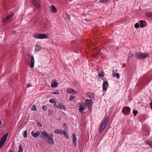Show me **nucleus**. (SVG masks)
Segmentation results:
<instances>
[{
    "label": "nucleus",
    "mask_w": 152,
    "mask_h": 152,
    "mask_svg": "<svg viewBox=\"0 0 152 152\" xmlns=\"http://www.w3.org/2000/svg\"><path fill=\"white\" fill-rule=\"evenodd\" d=\"M41 137L45 139L49 144L53 145L54 144L53 140V136L52 134L48 135L45 131H42L41 132Z\"/></svg>",
    "instance_id": "f257e3e1"
},
{
    "label": "nucleus",
    "mask_w": 152,
    "mask_h": 152,
    "mask_svg": "<svg viewBox=\"0 0 152 152\" xmlns=\"http://www.w3.org/2000/svg\"><path fill=\"white\" fill-rule=\"evenodd\" d=\"M109 120V117H106L102 121L99 128V133L102 132L105 129Z\"/></svg>",
    "instance_id": "f03ea898"
},
{
    "label": "nucleus",
    "mask_w": 152,
    "mask_h": 152,
    "mask_svg": "<svg viewBox=\"0 0 152 152\" xmlns=\"http://www.w3.org/2000/svg\"><path fill=\"white\" fill-rule=\"evenodd\" d=\"M149 54L146 53H137L135 54V57L138 59H143L148 57Z\"/></svg>",
    "instance_id": "7ed1b4c3"
},
{
    "label": "nucleus",
    "mask_w": 152,
    "mask_h": 152,
    "mask_svg": "<svg viewBox=\"0 0 152 152\" xmlns=\"http://www.w3.org/2000/svg\"><path fill=\"white\" fill-rule=\"evenodd\" d=\"M93 103V102L91 99H86L85 101L86 104L88 107L90 112H91L92 110Z\"/></svg>",
    "instance_id": "20e7f679"
},
{
    "label": "nucleus",
    "mask_w": 152,
    "mask_h": 152,
    "mask_svg": "<svg viewBox=\"0 0 152 152\" xmlns=\"http://www.w3.org/2000/svg\"><path fill=\"white\" fill-rule=\"evenodd\" d=\"M34 37L37 39H43L48 38L49 37L45 34H35L34 35Z\"/></svg>",
    "instance_id": "39448f33"
},
{
    "label": "nucleus",
    "mask_w": 152,
    "mask_h": 152,
    "mask_svg": "<svg viewBox=\"0 0 152 152\" xmlns=\"http://www.w3.org/2000/svg\"><path fill=\"white\" fill-rule=\"evenodd\" d=\"M79 110L80 112L83 114V111L85 110L86 109V107L85 104L82 102H80L79 103Z\"/></svg>",
    "instance_id": "423d86ee"
},
{
    "label": "nucleus",
    "mask_w": 152,
    "mask_h": 152,
    "mask_svg": "<svg viewBox=\"0 0 152 152\" xmlns=\"http://www.w3.org/2000/svg\"><path fill=\"white\" fill-rule=\"evenodd\" d=\"M8 135V133H7L3 135L0 141V144H1V145H4L7 139Z\"/></svg>",
    "instance_id": "0eeeda50"
},
{
    "label": "nucleus",
    "mask_w": 152,
    "mask_h": 152,
    "mask_svg": "<svg viewBox=\"0 0 152 152\" xmlns=\"http://www.w3.org/2000/svg\"><path fill=\"white\" fill-rule=\"evenodd\" d=\"M130 109L129 107H123L122 110V113L126 115H128L130 113Z\"/></svg>",
    "instance_id": "6e6552de"
},
{
    "label": "nucleus",
    "mask_w": 152,
    "mask_h": 152,
    "mask_svg": "<svg viewBox=\"0 0 152 152\" xmlns=\"http://www.w3.org/2000/svg\"><path fill=\"white\" fill-rule=\"evenodd\" d=\"M28 57L31 59L30 61L31 68H33L34 66L35 63L34 57L33 56L30 55H28Z\"/></svg>",
    "instance_id": "1a4fd4ad"
},
{
    "label": "nucleus",
    "mask_w": 152,
    "mask_h": 152,
    "mask_svg": "<svg viewBox=\"0 0 152 152\" xmlns=\"http://www.w3.org/2000/svg\"><path fill=\"white\" fill-rule=\"evenodd\" d=\"M14 15V13H11L6 17L3 20L2 22L4 23L7 22Z\"/></svg>",
    "instance_id": "9d476101"
},
{
    "label": "nucleus",
    "mask_w": 152,
    "mask_h": 152,
    "mask_svg": "<svg viewBox=\"0 0 152 152\" xmlns=\"http://www.w3.org/2000/svg\"><path fill=\"white\" fill-rule=\"evenodd\" d=\"M32 3L36 8L40 7V4L37 0H32Z\"/></svg>",
    "instance_id": "9b49d317"
},
{
    "label": "nucleus",
    "mask_w": 152,
    "mask_h": 152,
    "mask_svg": "<svg viewBox=\"0 0 152 152\" xmlns=\"http://www.w3.org/2000/svg\"><path fill=\"white\" fill-rule=\"evenodd\" d=\"M108 86L109 84L107 81H104L102 85L103 89L104 91H106Z\"/></svg>",
    "instance_id": "f8f14e48"
},
{
    "label": "nucleus",
    "mask_w": 152,
    "mask_h": 152,
    "mask_svg": "<svg viewBox=\"0 0 152 152\" xmlns=\"http://www.w3.org/2000/svg\"><path fill=\"white\" fill-rule=\"evenodd\" d=\"M58 83L56 81L55 79L53 80L51 84V87L52 88H55L58 86Z\"/></svg>",
    "instance_id": "ddd939ff"
},
{
    "label": "nucleus",
    "mask_w": 152,
    "mask_h": 152,
    "mask_svg": "<svg viewBox=\"0 0 152 152\" xmlns=\"http://www.w3.org/2000/svg\"><path fill=\"white\" fill-rule=\"evenodd\" d=\"M50 9L51 13H56L57 12L56 8L54 5L50 6Z\"/></svg>",
    "instance_id": "4468645a"
},
{
    "label": "nucleus",
    "mask_w": 152,
    "mask_h": 152,
    "mask_svg": "<svg viewBox=\"0 0 152 152\" xmlns=\"http://www.w3.org/2000/svg\"><path fill=\"white\" fill-rule=\"evenodd\" d=\"M72 141L73 143V144H74L75 147H76L77 145V143L76 142V139L77 138L76 137V136L75 135V133L73 134L72 135Z\"/></svg>",
    "instance_id": "2eb2a0df"
},
{
    "label": "nucleus",
    "mask_w": 152,
    "mask_h": 152,
    "mask_svg": "<svg viewBox=\"0 0 152 152\" xmlns=\"http://www.w3.org/2000/svg\"><path fill=\"white\" fill-rule=\"evenodd\" d=\"M31 134L33 137H37L40 134V132L38 131L36 133H35L34 131H33L31 132Z\"/></svg>",
    "instance_id": "dca6fc26"
},
{
    "label": "nucleus",
    "mask_w": 152,
    "mask_h": 152,
    "mask_svg": "<svg viewBox=\"0 0 152 152\" xmlns=\"http://www.w3.org/2000/svg\"><path fill=\"white\" fill-rule=\"evenodd\" d=\"M67 91L68 93L70 94H75L76 93V92L75 90L71 88H67Z\"/></svg>",
    "instance_id": "f3484780"
},
{
    "label": "nucleus",
    "mask_w": 152,
    "mask_h": 152,
    "mask_svg": "<svg viewBox=\"0 0 152 152\" xmlns=\"http://www.w3.org/2000/svg\"><path fill=\"white\" fill-rule=\"evenodd\" d=\"M57 107V108H59L60 109L64 110H66V108L65 106L63 105L62 103L59 104Z\"/></svg>",
    "instance_id": "a211bd4d"
},
{
    "label": "nucleus",
    "mask_w": 152,
    "mask_h": 152,
    "mask_svg": "<svg viewBox=\"0 0 152 152\" xmlns=\"http://www.w3.org/2000/svg\"><path fill=\"white\" fill-rule=\"evenodd\" d=\"M64 131L62 129H56L54 131V133L56 134H63Z\"/></svg>",
    "instance_id": "6ab92c4d"
},
{
    "label": "nucleus",
    "mask_w": 152,
    "mask_h": 152,
    "mask_svg": "<svg viewBox=\"0 0 152 152\" xmlns=\"http://www.w3.org/2000/svg\"><path fill=\"white\" fill-rule=\"evenodd\" d=\"M87 96L90 98H93L94 97V94L93 93L89 92L87 94Z\"/></svg>",
    "instance_id": "aec40b11"
},
{
    "label": "nucleus",
    "mask_w": 152,
    "mask_h": 152,
    "mask_svg": "<svg viewBox=\"0 0 152 152\" xmlns=\"http://www.w3.org/2000/svg\"><path fill=\"white\" fill-rule=\"evenodd\" d=\"M113 77H116L117 78L119 79L120 78V75L118 73H114L115 71L114 70H113Z\"/></svg>",
    "instance_id": "412c9836"
},
{
    "label": "nucleus",
    "mask_w": 152,
    "mask_h": 152,
    "mask_svg": "<svg viewBox=\"0 0 152 152\" xmlns=\"http://www.w3.org/2000/svg\"><path fill=\"white\" fill-rule=\"evenodd\" d=\"M35 50L36 52H38L41 50V48L39 46L37 45L35 47Z\"/></svg>",
    "instance_id": "4be33fe9"
},
{
    "label": "nucleus",
    "mask_w": 152,
    "mask_h": 152,
    "mask_svg": "<svg viewBox=\"0 0 152 152\" xmlns=\"http://www.w3.org/2000/svg\"><path fill=\"white\" fill-rule=\"evenodd\" d=\"M145 15L146 16L148 17L152 18V13H147Z\"/></svg>",
    "instance_id": "5701e85b"
},
{
    "label": "nucleus",
    "mask_w": 152,
    "mask_h": 152,
    "mask_svg": "<svg viewBox=\"0 0 152 152\" xmlns=\"http://www.w3.org/2000/svg\"><path fill=\"white\" fill-rule=\"evenodd\" d=\"M63 134L64 135V136L66 139H69V136L68 134L66 133V132L65 131H64V132Z\"/></svg>",
    "instance_id": "b1692460"
},
{
    "label": "nucleus",
    "mask_w": 152,
    "mask_h": 152,
    "mask_svg": "<svg viewBox=\"0 0 152 152\" xmlns=\"http://www.w3.org/2000/svg\"><path fill=\"white\" fill-rule=\"evenodd\" d=\"M23 148L22 145H20L19 147V150L18 152H23Z\"/></svg>",
    "instance_id": "393cba45"
},
{
    "label": "nucleus",
    "mask_w": 152,
    "mask_h": 152,
    "mask_svg": "<svg viewBox=\"0 0 152 152\" xmlns=\"http://www.w3.org/2000/svg\"><path fill=\"white\" fill-rule=\"evenodd\" d=\"M145 142L147 144L149 145L152 148V142L150 141L149 140H147Z\"/></svg>",
    "instance_id": "a878e982"
},
{
    "label": "nucleus",
    "mask_w": 152,
    "mask_h": 152,
    "mask_svg": "<svg viewBox=\"0 0 152 152\" xmlns=\"http://www.w3.org/2000/svg\"><path fill=\"white\" fill-rule=\"evenodd\" d=\"M133 113L134 114V116H136L138 113V111L137 110H135V109H134L133 110Z\"/></svg>",
    "instance_id": "bb28decb"
},
{
    "label": "nucleus",
    "mask_w": 152,
    "mask_h": 152,
    "mask_svg": "<svg viewBox=\"0 0 152 152\" xmlns=\"http://www.w3.org/2000/svg\"><path fill=\"white\" fill-rule=\"evenodd\" d=\"M143 20H141L140 21V27L143 28V27H144V26L143 24Z\"/></svg>",
    "instance_id": "cd10ccee"
},
{
    "label": "nucleus",
    "mask_w": 152,
    "mask_h": 152,
    "mask_svg": "<svg viewBox=\"0 0 152 152\" xmlns=\"http://www.w3.org/2000/svg\"><path fill=\"white\" fill-rule=\"evenodd\" d=\"M100 2L103 3H105L109 1V0H100Z\"/></svg>",
    "instance_id": "c85d7f7f"
},
{
    "label": "nucleus",
    "mask_w": 152,
    "mask_h": 152,
    "mask_svg": "<svg viewBox=\"0 0 152 152\" xmlns=\"http://www.w3.org/2000/svg\"><path fill=\"white\" fill-rule=\"evenodd\" d=\"M75 97V96H71L69 97V100L70 101H72Z\"/></svg>",
    "instance_id": "c756f323"
},
{
    "label": "nucleus",
    "mask_w": 152,
    "mask_h": 152,
    "mask_svg": "<svg viewBox=\"0 0 152 152\" xmlns=\"http://www.w3.org/2000/svg\"><path fill=\"white\" fill-rule=\"evenodd\" d=\"M23 137L25 138H26L27 137V133L26 130L24 132L23 134Z\"/></svg>",
    "instance_id": "7c9ffc66"
},
{
    "label": "nucleus",
    "mask_w": 152,
    "mask_h": 152,
    "mask_svg": "<svg viewBox=\"0 0 152 152\" xmlns=\"http://www.w3.org/2000/svg\"><path fill=\"white\" fill-rule=\"evenodd\" d=\"M140 26V25L139 23H135L134 25V27L136 28H139Z\"/></svg>",
    "instance_id": "2f4dec72"
},
{
    "label": "nucleus",
    "mask_w": 152,
    "mask_h": 152,
    "mask_svg": "<svg viewBox=\"0 0 152 152\" xmlns=\"http://www.w3.org/2000/svg\"><path fill=\"white\" fill-rule=\"evenodd\" d=\"M31 110L34 111H35L36 110V107L34 104L32 106Z\"/></svg>",
    "instance_id": "473e14b6"
},
{
    "label": "nucleus",
    "mask_w": 152,
    "mask_h": 152,
    "mask_svg": "<svg viewBox=\"0 0 152 152\" xmlns=\"http://www.w3.org/2000/svg\"><path fill=\"white\" fill-rule=\"evenodd\" d=\"M56 101L54 99H53L49 100V102L50 103H54Z\"/></svg>",
    "instance_id": "72a5a7b5"
},
{
    "label": "nucleus",
    "mask_w": 152,
    "mask_h": 152,
    "mask_svg": "<svg viewBox=\"0 0 152 152\" xmlns=\"http://www.w3.org/2000/svg\"><path fill=\"white\" fill-rule=\"evenodd\" d=\"M48 113L49 114V116H50L53 113V111L51 110H48Z\"/></svg>",
    "instance_id": "f704fd0d"
},
{
    "label": "nucleus",
    "mask_w": 152,
    "mask_h": 152,
    "mask_svg": "<svg viewBox=\"0 0 152 152\" xmlns=\"http://www.w3.org/2000/svg\"><path fill=\"white\" fill-rule=\"evenodd\" d=\"M104 76V74L103 73V72L101 73H99V77H103Z\"/></svg>",
    "instance_id": "c9c22d12"
},
{
    "label": "nucleus",
    "mask_w": 152,
    "mask_h": 152,
    "mask_svg": "<svg viewBox=\"0 0 152 152\" xmlns=\"http://www.w3.org/2000/svg\"><path fill=\"white\" fill-rule=\"evenodd\" d=\"M42 109L43 110H46L47 109V107L46 106L44 105L42 107Z\"/></svg>",
    "instance_id": "e433bc0d"
},
{
    "label": "nucleus",
    "mask_w": 152,
    "mask_h": 152,
    "mask_svg": "<svg viewBox=\"0 0 152 152\" xmlns=\"http://www.w3.org/2000/svg\"><path fill=\"white\" fill-rule=\"evenodd\" d=\"M53 94H58L59 93V92L58 91V90H56L55 91L53 92L52 93Z\"/></svg>",
    "instance_id": "4c0bfd02"
},
{
    "label": "nucleus",
    "mask_w": 152,
    "mask_h": 152,
    "mask_svg": "<svg viewBox=\"0 0 152 152\" xmlns=\"http://www.w3.org/2000/svg\"><path fill=\"white\" fill-rule=\"evenodd\" d=\"M54 106L56 107V108H57V106H58V105H56V101L54 103Z\"/></svg>",
    "instance_id": "58836bf2"
},
{
    "label": "nucleus",
    "mask_w": 152,
    "mask_h": 152,
    "mask_svg": "<svg viewBox=\"0 0 152 152\" xmlns=\"http://www.w3.org/2000/svg\"><path fill=\"white\" fill-rule=\"evenodd\" d=\"M32 86V85L30 84V83H28L27 86V87H28V88H29L30 87H31Z\"/></svg>",
    "instance_id": "ea45409f"
},
{
    "label": "nucleus",
    "mask_w": 152,
    "mask_h": 152,
    "mask_svg": "<svg viewBox=\"0 0 152 152\" xmlns=\"http://www.w3.org/2000/svg\"><path fill=\"white\" fill-rule=\"evenodd\" d=\"M37 124L39 126L41 127L42 126V124L40 122H39Z\"/></svg>",
    "instance_id": "a19ab883"
},
{
    "label": "nucleus",
    "mask_w": 152,
    "mask_h": 152,
    "mask_svg": "<svg viewBox=\"0 0 152 152\" xmlns=\"http://www.w3.org/2000/svg\"><path fill=\"white\" fill-rule=\"evenodd\" d=\"M150 106L151 109H152V101H151L150 103Z\"/></svg>",
    "instance_id": "79ce46f5"
},
{
    "label": "nucleus",
    "mask_w": 152,
    "mask_h": 152,
    "mask_svg": "<svg viewBox=\"0 0 152 152\" xmlns=\"http://www.w3.org/2000/svg\"><path fill=\"white\" fill-rule=\"evenodd\" d=\"M4 146L3 145H1V144H0V150L2 148V147Z\"/></svg>",
    "instance_id": "37998d69"
},
{
    "label": "nucleus",
    "mask_w": 152,
    "mask_h": 152,
    "mask_svg": "<svg viewBox=\"0 0 152 152\" xmlns=\"http://www.w3.org/2000/svg\"><path fill=\"white\" fill-rule=\"evenodd\" d=\"M2 124V122L0 120V125H1Z\"/></svg>",
    "instance_id": "c03bdc74"
},
{
    "label": "nucleus",
    "mask_w": 152,
    "mask_h": 152,
    "mask_svg": "<svg viewBox=\"0 0 152 152\" xmlns=\"http://www.w3.org/2000/svg\"><path fill=\"white\" fill-rule=\"evenodd\" d=\"M9 152H13V151L12 150H11Z\"/></svg>",
    "instance_id": "a18cd8bd"
},
{
    "label": "nucleus",
    "mask_w": 152,
    "mask_h": 152,
    "mask_svg": "<svg viewBox=\"0 0 152 152\" xmlns=\"http://www.w3.org/2000/svg\"><path fill=\"white\" fill-rule=\"evenodd\" d=\"M66 124H64V125H65Z\"/></svg>",
    "instance_id": "49530a36"
}]
</instances>
